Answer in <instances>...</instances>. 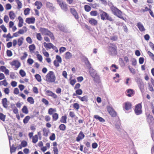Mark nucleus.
<instances>
[{
  "instance_id": "1",
  "label": "nucleus",
  "mask_w": 154,
  "mask_h": 154,
  "mask_svg": "<svg viewBox=\"0 0 154 154\" xmlns=\"http://www.w3.org/2000/svg\"><path fill=\"white\" fill-rule=\"evenodd\" d=\"M46 81L49 82H53L55 81L56 76L54 72L52 71H50L45 76Z\"/></svg>"
},
{
  "instance_id": "2",
  "label": "nucleus",
  "mask_w": 154,
  "mask_h": 154,
  "mask_svg": "<svg viewBox=\"0 0 154 154\" xmlns=\"http://www.w3.org/2000/svg\"><path fill=\"white\" fill-rule=\"evenodd\" d=\"M110 9L112 13L115 15L117 16L119 18L124 20V18L122 16V12L120 10L113 5L111 7Z\"/></svg>"
},
{
  "instance_id": "3",
  "label": "nucleus",
  "mask_w": 154,
  "mask_h": 154,
  "mask_svg": "<svg viewBox=\"0 0 154 154\" xmlns=\"http://www.w3.org/2000/svg\"><path fill=\"white\" fill-rule=\"evenodd\" d=\"M100 15L101 19L103 20H107L110 21H113V20L112 17H110L108 14L106 12L104 11L101 10H100Z\"/></svg>"
},
{
  "instance_id": "4",
  "label": "nucleus",
  "mask_w": 154,
  "mask_h": 154,
  "mask_svg": "<svg viewBox=\"0 0 154 154\" xmlns=\"http://www.w3.org/2000/svg\"><path fill=\"white\" fill-rule=\"evenodd\" d=\"M57 27L60 31L64 33L69 34L71 32L70 30L67 28L66 26L63 24H58L57 25Z\"/></svg>"
},
{
  "instance_id": "5",
  "label": "nucleus",
  "mask_w": 154,
  "mask_h": 154,
  "mask_svg": "<svg viewBox=\"0 0 154 154\" xmlns=\"http://www.w3.org/2000/svg\"><path fill=\"white\" fill-rule=\"evenodd\" d=\"M146 120L149 124L150 129H152L154 125V118L153 116L150 114H148L147 116Z\"/></svg>"
},
{
  "instance_id": "6",
  "label": "nucleus",
  "mask_w": 154,
  "mask_h": 154,
  "mask_svg": "<svg viewBox=\"0 0 154 154\" xmlns=\"http://www.w3.org/2000/svg\"><path fill=\"white\" fill-rule=\"evenodd\" d=\"M142 106L141 103H138L135 105L134 111L135 114L137 115H139L142 113Z\"/></svg>"
},
{
  "instance_id": "7",
  "label": "nucleus",
  "mask_w": 154,
  "mask_h": 154,
  "mask_svg": "<svg viewBox=\"0 0 154 154\" xmlns=\"http://www.w3.org/2000/svg\"><path fill=\"white\" fill-rule=\"evenodd\" d=\"M107 111L112 117H116L117 115V112L112 108V106L109 105L106 106Z\"/></svg>"
},
{
  "instance_id": "8",
  "label": "nucleus",
  "mask_w": 154,
  "mask_h": 154,
  "mask_svg": "<svg viewBox=\"0 0 154 154\" xmlns=\"http://www.w3.org/2000/svg\"><path fill=\"white\" fill-rule=\"evenodd\" d=\"M136 82L141 92L142 93H143L144 92V85L142 80L140 78H137Z\"/></svg>"
},
{
  "instance_id": "9",
  "label": "nucleus",
  "mask_w": 154,
  "mask_h": 154,
  "mask_svg": "<svg viewBox=\"0 0 154 154\" xmlns=\"http://www.w3.org/2000/svg\"><path fill=\"white\" fill-rule=\"evenodd\" d=\"M116 48L114 47L109 46L108 48L109 54L112 56L116 55L117 54Z\"/></svg>"
},
{
  "instance_id": "10",
  "label": "nucleus",
  "mask_w": 154,
  "mask_h": 154,
  "mask_svg": "<svg viewBox=\"0 0 154 154\" xmlns=\"http://www.w3.org/2000/svg\"><path fill=\"white\" fill-rule=\"evenodd\" d=\"M88 70L89 74L92 78L98 74L97 72L92 67L88 69Z\"/></svg>"
},
{
  "instance_id": "11",
  "label": "nucleus",
  "mask_w": 154,
  "mask_h": 154,
  "mask_svg": "<svg viewBox=\"0 0 154 154\" xmlns=\"http://www.w3.org/2000/svg\"><path fill=\"white\" fill-rule=\"evenodd\" d=\"M11 64L12 66H15V67L17 69L20 66V63L17 60H14L11 63Z\"/></svg>"
},
{
  "instance_id": "12",
  "label": "nucleus",
  "mask_w": 154,
  "mask_h": 154,
  "mask_svg": "<svg viewBox=\"0 0 154 154\" xmlns=\"http://www.w3.org/2000/svg\"><path fill=\"white\" fill-rule=\"evenodd\" d=\"M26 22L28 24H33L35 21V19L33 17H28L26 19Z\"/></svg>"
},
{
  "instance_id": "13",
  "label": "nucleus",
  "mask_w": 154,
  "mask_h": 154,
  "mask_svg": "<svg viewBox=\"0 0 154 154\" xmlns=\"http://www.w3.org/2000/svg\"><path fill=\"white\" fill-rule=\"evenodd\" d=\"M85 137L82 131H81L79 134L78 136L76 138V141L77 142L83 139Z\"/></svg>"
},
{
  "instance_id": "14",
  "label": "nucleus",
  "mask_w": 154,
  "mask_h": 154,
  "mask_svg": "<svg viewBox=\"0 0 154 154\" xmlns=\"http://www.w3.org/2000/svg\"><path fill=\"white\" fill-rule=\"evenodd\" d=\"M134 94V90L131 89H129L127 90L126 95L129 97H131L133 96Z\"/></svg>"
},
{
  "instance_id": "15",
  "label": "nucleus",
  "mask_w": 154,
  "mask_h": 154,
  "mask_svg": "<svg viewBox=\"0 0 154 154\" xmlns=\"http://www.w3.org/2000/svg\"><path fill=\"white\" fill-rule=\"evenodd\" d=\"M46 7L48 8L51 11H54V7L53 6L52 3L48 2H46Z\"/></svg>"
},
{
  "instance_id": "16",
  "label": "nucleus",
  "mask_w": 154,
  "mask_h": 154,
  "mask_svg": "<svg viewBox=\"0 0 154 154\" xmlns=\"http://www.w3.org/2000/svg\"><path fill=\"white\" fill-rule=\"evenodd\" d=\"M70 10L71 13L74 16L75 19H78L79 18L78 15L75 9L74 8H71Z\"/></svg>"
},
{
  "instance_id": "17",
  "label": "nucleus",
  "mask_w": 154,
  "mask_h": 154,
  "mask_svg": "<svg viewBox=\"0 0 154 154\" xmlns=\"http://www.w3.org/2000/svg\"><path fill=\"white\" fill-rule=\"evenodd\" d=\"M137 26L141 32H143L145 30V29L143 25L140 22L137 23Z\"/></svg>"
},
{
  "instance_id": "18",
  "label": "nucleus",
  "mask_w": 154,
  "mask_h": 154,
  "mask_svg": "<svg viewBox=\"0 0 154 154\" xmlns=\"http://www.w3.org/2000/svg\"><path fill=\"white\" fill-rule=\"evenodd\" d=\"M61 9L65 11H66L67 10V5L64 2H62L59 5Z\"/></svg>"
},
{
  "instance_id": "19",
  "label": "nucleus",
  "mask_w": 154,
  "mask_h": 154,
  "mask_svg": "<svg viewBox=\"0 0 154 154\" xmlns=\"http://www.w3.org/2000/svg\"><path fill=\"white\" fill-rule=\"evenodd\" d=\"M131 104L129 102H126L125 103L124 108L126 110H128L131 109Z\"/></svg>"
},
{
  "instance_id": "20",
  "label": "nucleus",
  "mask_w": 154,
  "mask_h": 154,
  "mask_svg": "<svg viewBox=\"0 0 154 154\" xmlns=\"http://www.w3.org/2000/svg\"><path fill=\"white\" fill-rule=\"evenodd\" d=\"M40 31L42 34L48 35L50 31L47 29L44 28H40Z\"/></svg>"
},
{
  "instance_id": "21",
  "label": "nucleus",
  "mask_w": 154,
  "mask_h": 154,
  "mask_svg": "<svg viewBox=\"0 0 154 154\" xmlns=\"http://www.w3.org/2000/svg\"><path fill=\"white\" fill-rule=\"evenodd\" d=\"M93 78L94 81L97 83H99L100 82V75L99 74L92 77Z\"/></svg>"
},
{
  "instance_id": "22",
  "label": "nucleus",
  "mask_w": 154,
  "mask_h": 154,
  "mask_svg": "<svg viewBox=\"0 0 154 154\" xmlns=\"http://www.w3.org/2000/svg\"><path fill=\"white\" fill-rule=\"evenodd\" d=\"M77 98H79L82 101L87 102L88 100V97L87 95H85L83 97L77 96Z\"/></svg>"
},
{
  "instance_id": "23",
  "label": "nucleus",
  "mask_w": 154,
  "mask_h": 154,
  "mask_svg": "<svg viewBox=\"0 0 154 154\" xmlns=\"http://www.w3.org/2000/svg\"><path fill=\"white\" fill-rule=\"evenodd\" d=\"M84 61L85 64L86 65L87 67L88 68V69L92 67L91 66V65L89 62V61L87 58L86 57L85 58Z\"/></svg>"
},
{
  "instance_id": "24",
  "label": "nucleus",
  "mask_w": 154,
  "mask_h": 154,
  "mask_svg": "<svg viewBox=\"0 0 154 154\" xmlns=\"http://www.w3.org/2000/svg\"><path fill=\"white\" fill-rule=\"evenodd\" d=\"M89 23L91 25L95 26L97 24V20L93 18H91L89 20Z\"/></svg>"
},
{
  "instance_id": "25",
  "label": "nucleus",
  "mask_w": 154,
  "mask_h": 154,
  "mask_svg": "<svg viewBox=\"0 0 154 154\" xmlns=\"http://www.w3.org/2000/svg\"><path fill=\"white\" fill-rule=\"evenodd\" d=\"M44 46L46 48H48L50 49L51 48H52L54 45L51 43H47L45 42L44 43Z\"/></svg>"
},
{
  "instance_id": "26",
  "label": "nucleus",
  "mask_w": 154,
  "mask_h": 154,
  "mask_svg": "<svg viewBox=\"0 0 154 154\" xmlns=\"http://www.w3.org/2000/svg\"><path fill=\"white\" fill-rule=\"evenodd\" d=\"M94 118L98 120L100 122H105V120L103 118L100 117L98 115H95L94 116Z\"/></svg>"
},
{
  "instance_id": "27",
  "label": "nucleus",
  "mask_w": 154,
  "mask_h": 154,
  "mask_svg": "<svg viewBox=\"0 0 154 154\" xmlns=\"http://www.w3.org/2000/svg\"><path fill=\"white\" fill-rule=\"evenodd\" d=\"M34 4L35 6H37V8L38 9H40L42 6V3L39 1H36Z\"/></svg>"
},
{
  "instance_id": "28",
  "label": "nucleus",
  "mask_w": 154,
  "mask_h": 154,
  "mask_svg": "<svg viewBox=\"0 0 154 154\" xmlns=\"http://www.w3.org/2000/svg\"><path fill=\"white\" fill-rule=\"evenodd\" d=\"M7 99L6 98H4L2 99V103L3 107L7 108Z\"/></svg>"
},
{
  "instance_id": "29",
  "label": "nucleus",
  "mask_w": 154,
  "mask_h": 154,
  "mask_svg": "<svg viewBox=\"0 0 154 154\" xmlns=\"http://www.w3.org/2000/svg\"><path fill=\"white\" fill-rule=\"evenodd\" d=\"M18 19L19 20L18 26L19 27H21L23 26V19L20 16H19Z\"/></svg>"
},
{
  "instance_id": "30",
  "label": "nucleus",
  "mask_w": 154,
  "mask_h": 154,
  "mask_svg": "<svg viewBox=\"0 0 154 154\" xmlns=\"http://www.w3.org/2000/svg\"><path fill=\"white\" fill-rule=\"evenodd\" d=\"M67 116L66 115H64L61 117L60 119V122L61 123H66L67 122Z\"/></svg>"
},
{
  "instance_id": "31",
  "label": "nucleus",
  "mask_w": 154,
  "mask_h": 154,
  "mask_svg": "<svg viewBox=\"0 0 154 154\" xmlns=\"http://www.w3.org/2000/svg\"><path fill=\"white\" fill-rule=\"evenodd\" d=\"M9 16L10 18L12 20H13L15 18V14L13 11H10L9 13Z\"/></svg>"
},
{
  "instance_id": "32",
  "label": "nucleus",
  "mask_w": 154,
  "mask_h": 154,
  "mask_svg": "<svg viewBox=\"0 0 154 154\" xmlns=\"http://www.w3.org/2000/svg\"><path fill=\"white\" fill-rule=\"evenodd\" d=\"M72 56V54L70 52L68 51L65 53V58L66 59H70Z\"/></svg>"
},
{
  "instance_id": "33",
  "label": "nucleus",
  "mask_w": 154,
  "mask_h": 154,
  "mask_svg": "<svg viewBox=\"0 0 154 154\" xmlns=\"http://www.w3.org/2000/svg\"><path fill=\"white\" fill-rule=\"evenodd\" d=\"M22 112L25 114H27L28 113V110L27 107L26 106H24L22 109Z\"/></svg>"
},
{
  "instance_id": "34",
  "label": "nucleus",
  "mask_w": 154,
  "mask_h": 154,
  "mask_svg": "<svg viewBox=\"0 0 154 154\" xmlns=\"http://www.w3.org/2000/svg\"><path fill=\"white\" fill-rule=\"evenodd\" d=\"M115 127L117 130L119 132L123 131V130L121 128L120 124L118 123L115 124Z\"/></svg>"
},
{
  "instance_id": "35",
  "label": "nucleus",
  "mask_w": 154,
  "mask_h": 154,
  "mask_svg": "<svg viewBox=\"0 0 154 154\" xmlns=\"http://www.w3.org/2000/svg\"><path fill=\"white\" fill-rule=\"evenodd\" d=\"M24 39L23 37H21L18 39V45L19 46L21 45L23 43V41Z\"/></svg>"
},
{
  "instance_id": "36",
  "label": "nucleus",
  "mask_w": 154,
  "mask_h": 154,
  "mask_svg": "<svg viewBox=\"0 0 154 154\" xmlns=\"http://www.w3.org/2000/svg\"><path fill=\"white\" fill-rule=\"evenodd\" d=\"M15 1L17 5V8L19 9L22 8V4L19 0H15Z\"/></svg>"
},
{
  "instance_id": "37",
  "label": "nucleus",
  "mask_w": 154,
  "mask_h": 154,
  "mask_svg": "<svg viewBox=\"0 0 154 154\" xmlns=\"http://www.w3.org/2000/svg\"><path fill=\"white\" fill-rule=\"evenodd\" d=\"M38 137L37 135H35L32 137V142L33 143H35L38 141Z\"/></svg>"
},
{
  "instance_id": "38",
  "label": "nucleus",
  "mask_w": 154,
  "mask_h": 154,
  "mask_svg": "<svg viewBox=\"0 0 154 154\" xmlns=\"http://www.w3.org/2000/svg\"><path fill=\"white\" fill-rule=\"evenodd\" d=\"M27 100L28 102L31 104H33L34 103V100L32 97H28L27 99Z\"/></svg>"
},
{
  "instance_id": "39",
  "label": "nucleus",
  "mask_w": 154,
  "mask_h": 154,
  "mask_svg": "<svg viewBox=\"0 0 154 154\" xmlns=\"http://www.w3.org/2000/svg\"><path fill=\"white\" fill-rule=\"evenodd\" d=\"M30 117L29 116H27L25 117L23 120V122L25 124L27 123L30 119Z\"/></svg>"
},
{
  "instance_id": "40",
  "label": "nucleus",
  "mask_w": 154,
  "mask_h": 154,
  "mask_svg": "<svg viewBox=\"0 0 154 154\" xmlns=\"http://www.w3.org/2000/svg\"><path fill=\"white\" fill-rule=\"evenodd\" d=\"M53 120L54 121H57L58 118V115L56 113H54L52 115Z\"/></svg>"
},
{
  "instance_id": "41",
  "label": "nucleus",
  "mask_w": 154,
  "mask_h": 154,
  "mask_svg": "<svg viewBox=\"0 0 154 154\" xmlns=\"http://www.w3.org/2000/svg\"><path fill=\"white\" fill-rule=\"evenodd\" d=\"M29 48L30 51L34 50L35 49V46L34 44H32L29 46Z\"/></svg>"
},
{
  "instance_id": "42",
  "label": "nucleus",
  "mask_w": 154,
  "mask_h": 154,
  "mask_svg": "<svg viewBox=\"0 0 154 154\" xmlns=\"http://www.w3.org/2000/svg\"><path fill=\"white\" fill-rule=\"evenodd\" d=\"M35 79L38 82H41L42 81L41 76L39 74H36L35 75Z\"/></svg>"
},
{
  "instance_id": "43",
  "label": "nucleus",
  "mask_w": 154,
  "mask_h": 154,
  "mask_svg": "<svg viewBox=\"0 0 154 154\" xmlns=\"http://www.w3.org/2000/svg\"><path fill=\"white\" fill-rule=\"evenodd\" d=\"M66 127L65 125L63 124H61L59 126V129L61 131H64L65 130Z\"/></svg>"
},
{
  "instance_id": "44",
  "label": "nucleus",
  "mask_w": 154,
  "mask_h": 154,
  "mask_svg": "<svg viewBox=\"0 0 154 154\" xmlns=\"http://www.w3.org/2000/svg\"><path fill=\"white\" fill-rule=\"evenodd\" d=\"M6 116L2 113H0V119L3 122L5 120Z\"/></svg>"
},
{
  "instance_id": "45",
  "label": "nucleus",
  "mask_w": 154,
  "mask_h": 154,
  "mask_svg": "<svg viewBox=\"0 0 154 154\" xmlns=\"http://www.w3.org/2000/svg\"><path fill=\"white\" fill-rule=\"evenodd\" d=\"M49 131L45 128L43 129V135L45 137H47L48 136V133Z\"/></svg>"
},
{
  "instance_id": "46",
  "label": "nucleus",
  "mask_w": 154,
  "mask_h": 154,
  "mask_svg": "<svg viewBox=\"0 0 154 154\" xmlns=\"http://www.w3.org/2000/svg\"><path fill=\"white\" fill-rule=\"evenodd\" d=\"M84 8L85 11L88 12H89L91 9V7L88 5H85Z\"/></svg>"
},
{
  "instance_id": "47",
  "label": "nucleus",
  "mask_w": 154,
  "mask_h": 154,
  "mask_svg": "<svg viewBox=\"0 0 154 154\" xmlns=\"http://www.w3.org/2000/svg\"><path fill=\"white\" fill-rule=\"evenodd\" d=\"M19 74L22 77H24L26 75L25 72L22 69H20L19 72Z\"/></svg>"
},
{
  "instance_id": "48",
  "label": "nucleus",
  "mask_w": 154,
  "mask_h": 154,
  "mask_svg": "<svg viewBox=\"0 0 154 154\" xmlns=\"http://www.w3.org/2000/svg\"><path fill=\"white\" fill-rule=\"evenodd\" d=\"M55 135L54 133H52L51 134V135L49 137V139L50 140L52 141L54 140L55 139Z\"/></svg>"
},
{
  "instance_id": "49",
  "label": "nucleus",
  "mask_w": 154,
  "mask_h": 154,
  "mask_svg": "<svg viewBox=\"0 0 154 154\" xmlns=\"http://www.w3.org/2000/svg\"><path fill=\"white\" fill-rule=\"evenodd\" d=\"M55 111V110L53 108H49L48 110V113L50 115L53 114V113Z\"/></svg>"
},
{
  "instance_id": "50",
  "label": "nucleus",
  "mask_w": 154,
  "mask_h": 154,
  "mask_svg": "<svg viewBox=\"0 0 154 154\" xmlns=\"http://www.w3.org/2000/svg\"><path fill=\"white\" fill-rule=\"evenodd\" d=\"M30 9L29 8H25L24 11V13L25 15H26L29 13Z\"/></svg>"
},
{
  "instance_id": "51",
  "label": "nucleus",
  "mask_w": 154,
  "mask_h": 154,
  "mask_svg": "<svg viewBox=\"0 0 154 154\" xmlns=\"http://www.w3.org/2000/svg\"><path fill=\"white\" fill-rule=\"evenodd\" d=\"M98 14V13L96 11H92L90 12L91 15L92 16H96Z\"/></svg>"
},
{
  "instance_id": "52",
  "label": "nucleus",
  "mask_w": 154,
  "mask_h": 154,
  "mask_svg": "<svg viewBox=\"0 0 154 154\" xmlns=\"http://www.w3.org/2000/svg\"><path fill=\"white\" fill-rule=\"evenodd\" d=\"M73 107L74 109L76 110H78L79 108V104L77 103H75L73 104Z\"/></svg>"
},
{
  "instance_id": "53",
  "label": "nucleus",
  "mask_w": 154,
  "mask_h": 154,
  "mask_svg": "<svg viewBox=\"0 0 154 154\" xmlns=\"http://www.w3.org/2000/svg\"><path fill=\"white\" fill-rule=\"evenodd\" d=\"M128 69L130 72L133 74H135V69L133 68H132L131 67L129 66L128 67Z\"/></svg>"
},
{
  "instance_id": "54",
  "label": "nucleus",
  "mask_w": 154,
  "mask_h": 154,
  "mask_svg": "<svg viewBox=\"0 0 154 154\" xmlns=\"http://www.w3.org/2000/svg\"><path fill=\"white\" fill-rule=\"evenodd\" d=\"M110 38L111 40L114 41H116L118 39V36L116 35L111 36Z\"/></svg>"
},
{
  "instance_id": "55",
  "label": "nucleus",
  "mask_w": 154,
  "mask_h": 154,
  "mask_svg": "<svg viewBox=\"0 0 154 154\" xmlns=\"http://www.w3.org/2000/svg\"><path fill=\"white\" fill-rule=\"evenodd\" d=\"M36 36L37 39L38 40L41 41L42 40V37L40 33H37Z\"/></svg>"
},
{
  "instance_id": "56",
  "label": "nucleus",
  "mask_w": 154,
  "mask_h": 154,
  "mask_svg": "<svg viewBox=\"0 0 154 154\" xmlns=\"http://www.w3.org/2000/svg\"><path fill=\"white\" fill-rule=\"evenodd\" d=\"M42 52L44 56L46 57H48L49 56V55L48 52H47L44 48L43 49Z\"/></svg>"
},
{
  "instance_id": "57",
  "label": "nucleus",
  "mask_w": 154,
  "mask_h": 154,
  "mask_svg": "<svg viewBox=\"0 0 154 154\" xmlns=\"http://www.w3.org/2000/svg\"><path fill=\"white\" fill-rule=\"evenodd\" d=\"M48 35L50 37L51 39L54 40L55 38L54 36L53 33L51 32V31L49 32Z\"/></svg>"
},
{
  "instance_id": "58",
  "label": "nucleus",
  "mask_w": 154,
  "mask_h": 154,
  "mask_svg": "<svg viewBox=\"0 0 154 154\" xmlns=\"http://www.w3.org/2000/svg\"><path fill=\"white\" fill-rule=\"evenodd\" d=\"M75 93L77 95H81L82 94L83 92L82 89H79L75 91Z\"/></svg>"
},
{
  "instance_id": "59",
  "label": "nucleus",
  "mask_w": 154,
  "mask_h": 154,
  "mask_svg": "<svg viewBox=\"0 0 154 154\" xmlns=\"http://www.w3.org/2000/svg\"><path fill=\"white\" fill-rule=\"evenodd\" d=\"M57 61L59 63H61L62 62V59L61 57L58 55H57L56 57Z\"/></svg>"
},
{
  "instance_id": "60",
  "label": "nucleus",
  "mask_w": 154,
  "mask_h": 154,
  "mask_svg": "<svg viewBox=\"0 0 154 154\" xmlns=\"http://www.w3.org/2000/svg\"><path fill=\"white\" fill-rule=\"evenodd\" d=\"M21 144L23 147H25L27 146V143L26 141L23 140L21 142Z\"/></svg>"
},
{
  "instance_id": "61",
  "label": "nucleus",
  "mask_w": 154,
  "mask_h": 154,
  "mask_svg": "<svg viewBox=\"0 0 154 154\" xmlns=\"http://www.w3.org/2000/svg\"><path fill=\"white\" fill-rule=\"evenodd\" d=\"M34 62L33 60L31 58H29L27 60V63L30 65H32Z\"/></svg>"
},
{
  "instance_id": "62",
  "label": "nucleus",
  "mask_w": 154,
  "mask_h": 154,
  "mask_svg": "<svg viewBox=\"0 0 154 154\" xmlns=\"http://www.w3.org/2000/svg\"><path fill=\"white\" fill-rule=\"evenodd\" d=\"M26 40L27 42L30 44L32 43V40L30 37H27L26 38Z\"/></svg>"
},
{
  "instance_id": "63",
  "label": "nucleus",
  "mask_w": 154,
  "mask_h": 154,
  "mask_svg": "<svg viewBox=\"0 0 154 154\" xmlns=\"http://www.w3.org/2000/svg\"><path fill=\"white\" fill-rule=\"evenodd\" d=\"M37 58L41 62H42V57L41 55L40 54H38L36 55Z\"/></svg>"
},
{
  "instance_id": "64",
  "label": "nucleus",
  "mask_w": 154,
  "mask_h": 154,
  "mask_svg": "<svg viewBox=\"0 0 154 154\" xmlns=\"http://www.w3.org/2000/svg\"><path fill=\"white\" fill-rule=\"evenodd\" d=\"M6 53L8 57H11L12 55V53L10 50H8L6 51Z\"/></svg>"
}]
</instances>
